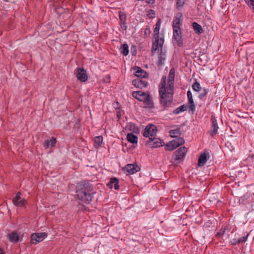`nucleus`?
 Listing matches in <instances>:
<instances>
[{
  "instance_id": "b1692460",
  "label": "nucleus",
  "mask_w": 254,
  "mask_h": 254,
  "mask_svg": "<svg viewBox=\"0 0 254 254\" xmlns=\"http://www.w3.org/2000/svg\"><path fill=\"white\" fill-rule=\"evenodd\" d=\"M128 142L132 143H137L138 141L137 136L132 133H128L127 136Z\"/></svg>"
},
{
  "instance_id": "39448f33",
  "label": "nucleus",
  "mask_w": 254,
  "mask_h": 254,
  "mask_svg": "<svg viewBox=\"0 0 254 254\" xmlns=\"http://www.w3.org/2000/svg\"><path fill=\"white\" fill-rule=\"evenodd\" d=\"M184 143L185 140L183 137H176L175 139L171 141H170L166 144V150L172 151L177 148L179 146L184 144Z\"/></svg>"
},
{
  "instance_id": "37998d69",
  "label": "nucleus",
  "mask_w": 254,
  "mask_h": 254,
  "mask_svg": "<svg viewBox=\"0 0 254 254\" xmlns=\"http://www.w3.org/2000/svg\"><path fill=\"white\" fill-rule=\"evenodd\" d=\"M0 254H5L4 252H3V250L0 248Z\"/></svg>"
},
{
  "instance_id": "a19ab883",
  "label": "nucleus",
  "mask_w": 254,
  "mask_h": 254,
  "mask_svg": "<svg viewBox=\"0 0 254 254\" xmlns=\"http://www.w3.org/2000/svg\"><path fill=\"white\" fill-rule=\"evenodd\" d=\"M151 33V30L150 28L148 26H147V27L145 28L144 31V35H147V34H150Z\"/></svg>"
},
{
  "instance_id": "ea45409f",
  "label": "nucleus",
  "mask_w": 254,
  "mask_h": 254,
  "mask_svg": "<svg viewBox=\"0 0 254 254\" xmlns=\"http://www.w3.org/2000/svg\"><path fill=\"white\" fill-rule=\"evenodd\" d=\"M21 192L20 191H18L17 192L15 196L13 197V199H14V201H16V200H19L21 198L20 197Z\"/></svg>"
},
{
  "instance_id": "72a5a7b5",
  "label": "nucleus",
  "mask_w": 254,
  "mask_h": 254,
  "mask_svg": "<svg viewBox=\"0 0 254 254\" xmlns=\"http://www.w3.org/2000/svg\"><path fill=\"white\" fill-rule=\"evenodd\" d=\"M155 15V11L152 9H149L147 11V16L150 18H154Z\"/></svg>"
},
{
  "instance_id": "1a4fd4ad",
  "label": "nucleus",
  "mask_w": 254,
  "mask_h": 254,
  "mask_svg": "<svg viewBox=\"0 0 254 254\" xmlns=\"http://www.w3.org/2000/svg\"><path fill=\"white\" fill-rule=\"evenodd\" d=\"M76 70L75 74L77 79L82 82L86 81L88 79L86 70L83 67H78Z\"/></svg>"
},
{
  "instance_id": "f8f14e48",
  "label": "nucleus",
  "mask_w": 254,
  "mask_h": 254,
  "mask_svg": "<svg viewBox=\"0 0 254 254\" xmlns=\"http://www.w3.org/2000/svg\"><path fill=\"white\" fill-rule=\"evenodd\" d=\"M146 144L152 148H157L163 145L161 140L155 137H154L153 139H150L147 141Z\"/></svg>"
},
{
  "instance_id": "aec40b11",
  "label": "nucleus",
  "mask_w": 254,
  "mask_h": 254,
  "mask_svg": "<svg viewBox=\"0 0 254 254\" xmlns=\"http://www.w3.org/2000/svg\"><path fill=\"white\" fill-rule=\"evenodd\" d=\"M7 237L10 242L15 243L19 240L20 234L18 233L17 232L13 231L9 233Z\"/></svg>"
},
{
  "instance_id": "58836bf2",
  "label": "nucleus",
  "mask_w": 254,
  "mask_h": 254,
  "mask_svg": "<svg viewBox=\"0 0 254 254\" xmlns=\"http://www.w3.org/2000/svg\"><path fill=\"white\" fill-rule=\"evenodd\" d=\"M226 229V228L221 229L220 231L217 233V236L218 237L222 236L223 235H224Z\"/></svg>"
},
{
  "instance_id": "c03bdc74",
  "label": "nucleus",
  "mask_w": 254,
  "mask_h": 254,
  "mask_svg": "<svg viewBox=\"0 0 254 254\" xmlns=\"http://www.w3.org/2000/svg\"><path fill=\"white\" fill-rule=\"evenodd\" d=\"M120 116H121V114H120V112H118L117 113V117H118L119 119L120 118Z\"/></svg>"
},
{
  "instance_id": "c756f323",
  "label": "nucleus",
  "mask_w": 254,
  "mask_h": 254,
  "mask_svg": "<svg viewBox=\"0 0 254 254\" xmlns=\"http://www.w3.org/2000/svg\"><path fill=\"white\" fill-rule=\"evenodd\" d=\"M188 103L189 109L192 113H193L195 111L196 108V106L193 101V100H190V101H189Z\"/></svg>"
},
{
  "instance_id": "ddd939ff",
  "label": "nucleus",
  "mask_w": 254,
  "mask_h": 254,
  "mask_svg": "<svg viewBox=\"0 0 254 254\" xmlns=\"http://www.w3.org/2000/svg\"><path fill=\"white\" fill-rule=\"evenodd\" d=\"M182 14L181 13L177 14L175 17V19L173 22V30H180V26L181 25V18Z\"/></svg>"
},
{
  "instance_id": "0eeeda50",
  "label": "nucleus",
  "mask_w": 254,
  "mask_h": 254,
  "mask_svg": "<svg viewBox=\"0 0 254 254\" xmlns=\"http://www.w3.org/2000/svg\"><path fill=\"white\" fill-rule=\"evenodd\" d=\"M48 235L45 232H40L33 233L31 236V242L33 245H36L37 243L43 241Z\"/></svg>"
},
{
  "instance_id": "c9c22d12",
  "label": "nucleus",
  "mask_w": 254,
  "mask_h": 254,
  "mask_svg": "<svg viewBox=\"0 0 254 254\" xmlns=\"http://www.w3.org/2000/svg\"><path fill=\"white\" fill-rule=\"evenodd\" d=\"M207 90L206 89H203V92L200 93L198 97L200 99H202L207 94Z\"/></svg>"
},
{
  "instance_id": "79ce46f5",
  "label": "nucleus",
  "mask_w": 254,
  "mask_h": 254,
  "mask_svg": "<svg viewBox=\"0 0 254 254\" xmlns=\"http://www.w3.org/2000/svg\"><path fill=\"white\" fill-rule=\"evenodd\" d=\"M146 2L148 4H153L155 3V0H146Z\"/></svg>"
},
{
  "instance_id": "9d476101",
  "label": "nucleus",
  "mask_w": 254,
  "mask_h": 254,
  "mask_svg": "<svg viewBox=\"0 0 254 254\" xmlns=\"http://www.w3.org/2000/svg\"><path fill=\"white\" fill-rule=\"evenodd\" d=\"M187 151V148L185 146L180 147L175 152L174 160H180L183 159L185 157Z\"/></svg>"
},
{
  "instance_id": "412c9836",
  "label": "nucleus",
  "mask_w": 254,
  "mask_h": 254,
  "mask_svg": "<svg viewBox=\"0 0 254 254\" xmlns=\"http://www.w3.org/2000/svg\"><path fill=\"white\" fill-rule=\"evenodd\" d=\"M57 142L56 138L54 137H52L51 140H46L43 143V146L45 149L49 147H53L55 146Z\"/></svg>"
},
{
  "instance_id": "9b49d317",
  "label": "nucleus",
  "mask_w": 254,
  "mask_h": 254,
  "mask_svg": "<svg viewBox=\"0 0 254 254\" xmlns=\"http://www.w3.org/2000/svg\"><path fill=\"white\" fill-rule=\"evenodd\" d=\"M132 84L136 88L142 89L147 86L148 82L142 78H137L132 80Z\"/></svg>"
},
{
  "instance_id": "e433bc0d",
  "label": "nucleus",
  "mask_w": 254,
  "mask_h": 254,
  "mask_svg": "<svg viewBox=\"0 0 254 254\" xmlns=\"http://www.w3.org/2000/svg\"><path fill=\"white\" fill-rule=\"evenodd\" d=\"M120 25L121 27L124 30H126L127 29V25L126 21L120 22Z\"/></svg>"
},
{
  "instance_id": "cd10ccee",
  "label": "nucleus",
  "mask_w": 254,
  "mask_h": 254,
  "mask_svg": "<svg viewBox=\"0 0 254 254\" xmlns=\"http://www.w3.org/2000/svg\"><path fill=\"white\" fill-rule=\"evenodd\" d=\"M187 106L184 104V105H181V106H180L179 107L177 108L175 110H174L173 113L174 114L177 115L182 112L185 111L187 110Z\"/></svg>"
},
{
  "instance_id": "f704fd0d",
  "label": "nucleus",
  "mask_w": 254,
  "mask_h": 254,
  "mask_svg": "<svg viewBox=\"0 0 254 254\" xmlns=\"http://www.w3.org/2000/svg\"><path fill=\"white\" fill-rule=\"evenodd\" d=\"M186 0H178L177 2V6L179 7H183L185 3Z\"/></svg>"
},
{
  "instance_id": "7c9ffc66",
  "label": "nucleus",
  "mask_w": 254,
  "mask_h": 254,
  "mask_svg": "<svg viewBox=\"0 0 254 254\" xmlns=\"http://www.w3.org/2000/svg\"><path fill=\"white\" fill-rule=\"evenodd\" d=\"M192 88L194 91L196 92H199L200 91L201 87L199 83L197 81H195L192 84Z\"/></svg>"
},
{
  "instance_id": "473e14b6",
  "label": "nucleus",
  "mask_w": 254,
  "mask_h": 254,
  "mask_svg": "<svg viewBox=\"0 0 254 254\" xmlns=\"http://www.w3.org/2000/svg\"><path fill=\"white\" fill-rule=\"evenodd\" d=\"M127 15L125 13L122 11L119 12L120 22L126 21Z\"/></svg>"
},
{
  "instance_id": "bb28decb",
  "label": "nucleus",
  "mask_w": 254,
  "mask_h": 254,
  "mask_svg": "<svg viewBox=\"0 0 254 254\" xmlns=\"http://www.w3.org/2000/svg\"><path fill=\"white\" fill-rule=\"evenodd\" d=\"M103 138L102 136H97L94 138V146L96 147H100L103 142Z\"/></svg>"
},
{
  "instance_id": "2f4dec72",
  "label": "nucleus",
  "mask_w": 254,
  "mask_h": 254,
  "mask_svg": "<svg viewBox=\"0 0 254 254\" xmlns=\"http://www.w3.org/2000/svg\"><path fill=\"white\" fill-rule=\"evenodd\" d=\"M249 8L254 12V0H245Z\"/></svg>"
},
{
  "instance_id": "f03ea898",
  "label": "nucleus",
  "mask_w": 254,
  "mask_h": 254,
  "mask_svg": "<svg viewBox=\"0 0 254 254\" xmlns=\"http://www.w3.org/2000/svg\"><path fill=\"white\" fill-rule=\"evenodd\" d=\"M95 193L93 185L89 182L84 181L76 184V195L82 202L89 204L92 200Z\"/></svg>"
},
{
  "instance_id": "4be33fe9",
  "label": "nucleus",
  "mask_w": 254,
  "mask_h": 254,
  "mask_svg": "<svg viewBox=\"0 0 254 254\" xmlns=\"http://www.w3.org/2000/svg\"><path fill=\"white\" fill-rule=\"evenodd\" d=\"M248 236L249 234H248L246 236L242 237L239 239L234 238L231 240L230 243L232 245H236L242 242L245 243L247 241Z\"/></svg>"
},
{
  "instance_id": "a878e982",
  "label": "nucleus",
  "mask_w": 254,
  "mask_h": 254,
  "mask_svg": "<svg viewBox=\"0 0 254 254\" xmlns=\"http://www.w3.org/2000/svg\"><path fill=\"white\" fill-rule=\"evenodd\" d=\"M12 202L15 206L22 207L25 205L26 200L21 198L20 199L16 200V201H14V199H12Z\"/></svg>"
},
{
  "instance_id": "a211bd4d",
  "label": "nucleus",
  "mask_w": 254,
  "mask_h": 254,
  "mask_svg": "<svg viewBox=\"0 0 254 254\" xmlns=\"http://www.w3.org/2000/svg\"><path fill=\"white\" fill-rule=\"evenodd\" d=\"M211 121H212V125L211 128L212 130L210 131V134L213 136L217 133L218 126L217 124V121L215 117H211Z\"/></svg>"
},
{
  "instance_id": "a18cd8bd",
  "label": "nucleus",
  "mask_w": 254,
  "mask_h": 254,
  "mask_svg": "<svg viewBox=\"0 0 254 254\" xmlns=\"http://www.w3.org/2000/svg\"><path fill=\"white\" fill-rule=\"evenodd\" d=\"M5 0L6 1H8L9 0Z\"/></svg>"
},
{
  "instance_id": "f257e3e1",
  "label": "nucleus",
  "mask_w": 254,
  "mask_h": 254,
  "mask_svg": "<svg viewBox=\"0 0 254 254\" xmlns=\"http://www.w3.org/2000/svg\"><path fill=\"white\" fill-rule=\"evenodd\" d=\"M175 75V70L174 67H172L169 71L167 85L166 76L162 77L159 85L160 103L165 109L170 107L173 102Z\"/></svg>"
},
{
  "instance_id": "4468645a",
  "label": "nucleus",
  "mask_w": 254,
  "mask_h": 254,
  "mask_svg": "<svg viewBox=\"0 0 254 254\" xmlns=\"http://www.w3.org/2000/svg\"><path fill=\"white\" fill-rule=\"evenodd\" d=\"M209 158V153L206 150L204 152L201 153L198 158V164L199 166L203 165Z\"/></svg>"
},
{
  "instance_id": "dca6fc26",
  "label": "nucleus",
  "mask_w": 254,
  "mask_h": 254,
  "mask_svg": "<svg viewBox=\"0 0 254 254\" xmlns=\"http://www.w3.org/2000/svg\"><path fill=\"white\" fill-rule=\"evenodd\" d=\"M173 38L179 46L183 44V40L180 30H173Z\"/></svg>"
},
{
  "instance_id": "7ed1b4c3",
  "label": "nucleus",
  "mask_w": 254,
  "mask_h": 254,
  "mask_svg": "<svg viewBox=\"0 0 254 254\" xmlns=\"http://www.w3.org/2000/svg\"><path fill=\"white\" fill-rule=\"evenodd\" d=\"M161 19H158L155 24V27L154 29V39L153 42L151 53L152 55H154L157 51V48L159 46H163L164 42V35L159 34V30L161 26Z\"/></svg>"
},
{
  "instance_id": "f3484780",
  "label": "nucleus",
  "mask_w": 254,
  "mask_h": 254,
  "mask_svg": "<svg viewBox=\"0 0 254 254\" xmlns=\"http://www.w3.org/2000/svg\"><path fill=\"white\" fill-rule=\"evenodd\" d=\"M119 180L117 178H111L109 182L107 184V186L112 189L114 188L116 190H118L120 188Z\"/></svg>"
},
{
  "instance_id": "423d86ee",
  "label": "nucleus",
  "mask_w": 254,
  "mask_h": 254,
  "mask_svg": "<svg viewBox=\"0 0 254 254\" xmlns=\"http://www.w3.org/2000/svg\"><path fill=\"white\" fill-rule=\"evenodd\" d=\"M157 130L156 127L153 125H149L146 127L143 132V136L148 137L149 140L153 139L155 136Z\"/></svg>"
},
{
  "instance_id": "2eb2a0df",
  "label": "nucleus",
  "mask_w": 254,
  "mask_h": 254,
  "mask_svg": "<svg viewBox=\"0 0 254 254\" xmlns=\"http://www.w3.org/2000/svg\"><path fill=\"white\" fill-rule=\"evenodd\" d=\"M134 75L138 78H146L148 76V73L139 67L134 68Z\"/></svg>"
},
{
  "instance_id": "c85d7f7f",
  "label": "nucleus",
  "mask_w": 254,
  "mask_h": 254,
  "mask_svg": "<svg viewBox=\"0 0 254 254\" xmlns=\"http://www.w3.org/2000/svg\"><path fill=\"white\" fill-rule=\"evenodd\" d=\"M121 52L124 56H127L128 54V46L127 44H124L121 48Z\"/></svg>"
},
{
  "instance_id": "6ab92c4d",
  "label": "nucleus",
  "mask_w": 254,
  "mask_h": 254,
  "mask_svg": "<svg viewBox=\"0 0 254 254\" xmlns=\"http://www.w3.org/2000/svg\"><path fill=\"white\" fill-rule=\"evenodd\" d=\"M125 170L130 174H133L139 170V168L134 164H129L126 166Z\"/></svg>"
},
{
  "instance_id": "6e6552de",
  "label": "nucleus",
  "mask_w": 254,
  "mask_h": 254,
  "mask_svg": "<svg viewBox=\"0 0 254 254\" xmlns=\"http://www.w3.org/2000/svg\"><path fill=\"white\" fill-rule=\"evenodd\" d=\"M158 51V60L156 62L157 65L160 67L162 66L165 62L166 60V51L163 50V46H159L157 48V50Z\"/></svg>"
},
{
  "instance_id": "20e7f679",
  "label": "nucleus",
  "mask_w": 254,
  "mask_h": 254,
  "mask_svg": "<svg viewBox=\"0 0 254 254\" xmlns=\"http://www.w3.org/2000/svg\"><path fill=\"white\" fill-rule=\"evenodd\" d=\"M132 95L134 98L140 101L143 102L147 105H151L152 104L151 96L145 92L141 91H133Z\"/></svg>"
},
{
  "instance_id": "5701e85b",
  "label": "nucleus",
  "mask_w": 254,
  "mask_h": 254,
  "mask_svg": "<svg viewBox=\"0 0 254 254\" xmlns=\"http://www.w3.org/2000/svg\"><path fill=\"white\" fill-rule=\"evenodd\" d=\"M194 32L200 35L203 33V29L201 26L196 22H193L192 24Z\"/></svg>"
},
{
  "instance_id": "393cba45",
  "label": "nucleus",
  "mask_w": 254,
  "mask_h": 254,
  "mask_svg": "<svg viewBox=\"0 0 254 254\" xmlns=\"http://www.w3.org/2000/svg\"><path fill=\"white\" fill-rule=\"evenodd\" d=\"M169 134L172 137L176 138L179 137L181 134V131L180 128H177L174 129H171L169 131Z\"/></svg>"
},
{
  "instance_id": "4c0bfd02",
  "label": "nucleus",
  "mask_w": 254,
  "mask_h": 254,
  "mask_svg": "<svg viewBox=\"0 0 254 254\" xmlns=\"http://www.w3.org/2000/svg\"><path fill=\"white\" fill-rule=\"evenodd\" d=\"M187 97H188V101H190V100H193L192 93L190 90H189L187 92Z\"/></svg>"
}]
</instances>
